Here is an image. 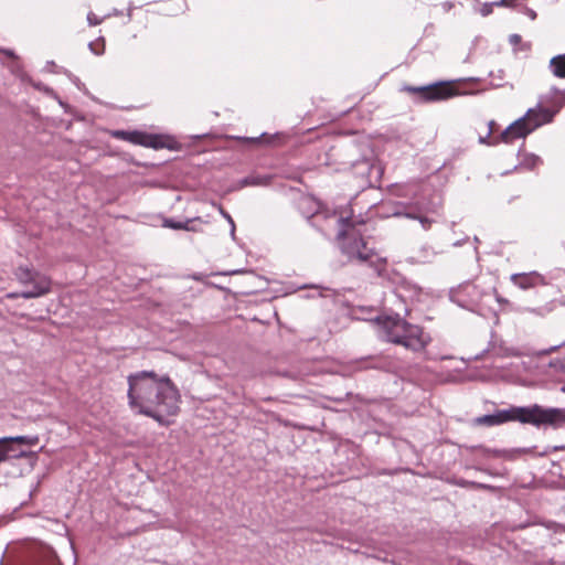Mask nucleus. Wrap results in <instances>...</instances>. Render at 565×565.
Listing matches in <instances>:
<instances>
[{
    "mask_svg": "<svg viewBox=\"0 0 565 565\" xmlns=\"http://www.w3.org/2000/svg\"><path fill=\"white\" fill-rule=\"evenodd\" d=\"M102 19L97 18L94 13L89 12L87 14V22L89 25H97L99 23H102Z\"/></svg>",
    "mask_w": 565,
    "mask_h": 565,
    "instance_id": "26",
    "label": "nucleus"
},
{
    "mask_svg": "<svg viewBox=\"0 0 565 565\" xmlns=\"http://www.w3.org/2000/svg\"><path fill=\"white\" fill-rule=\"evenodd\" d=\"M564 105V94L554 87L548 95L541 97L536 107L527 109L524 117H526V121L534 131L539 127L551 122Z\"/></svg>",
    "mask_w": 565,
    "mask_h": 565,
    "instance_id": "5",
    "label": "nucleus"
},
{
    "mask_svg": "<svg viewBox=\"0 0 565 565\" xmlns=\"http://www.w3.org/2000/svg\"><path fill=\"white\" fill-rule=\"evenodd\" d=\"M32 287L29 290H34V284H30Z\"/></svg>",
    "mask_w": 565,
    "mask_h": 565,
    "instance_id": "40",
    "label": "nucleus"
},
{
    "mask_svg": "<svg viewBox=\"0 0 565 565\" xmlns=\"http://www.w3.org/2000/svg\"><path fill=\"white\" fill-rule=\"evenodd\" d=\"M402 89L420 102L445 100L458 94L451 82H437L425 86L405 85Z\"/></svg>",
    "mask_w": 565,
    "mask_h": 565,
    "instance_id": "6",
    "label": "nucleus"
},
{
    "mask_svg": "<svg viewBox=\"0 0 565 565\" xmlns=\"http://www.w3.org/2000/svg\"><path fill=\"white\" fill-rule=\"evenodd\" d=\"M15 277L20 284L28 286L34 284V290L21 291V298L31 299L46 295L51 290V279L28 267H19L15 270Z\"/></svg>",
    "mask_w": 565,
    "mask_h": 565,
    "instance_id": "7",
    "label": "nucleus"
},
{
    "mask_svg": "<svg viewBox=\"0 0 565 565\" xmlns=\"http://www.w3.org/2000/svg\"><path fill=\"white\" fill-rule=\"evenodd\" d=\"M533 132L526 117L522 116L510 124L499 136L502 142L510 143L515 139L525 138L529 134Z\"/></svg>",
    "mask_w": 565,
    "mask_h": 565,
    "instance_id": "10",
    "label": "nucleus"
},
{
    "mask_svg": "<svg viewBox=\"0 0 565 565\" xmlns=\"http://www.w3.org/2000/svg\"><path fill=\"white\" fill-rule=\"evenodd\" d=\"M494 296H495V300L500 303V305H509V300L503 298L495 289H494Z\"/></svg>",
    "mask_w": 565,
    "mask_h": 565,
    "instance_id": "30",
    "label": "nucleus"
},
{
    "mask_svg": "<svg viewBox=\"0 0 565 565\" xmlns=\"http://www.w3.org/2000/svg\"><path fill=\"white\" fill-rule=\"evenodd\" d=\"M516 0H499L495 6L513 7Z\"/></svg>",
    "mask_w": 565,
    "mask_h": 565,
    "instance_id": "31",
    "label": "nucleus"
},
{
    "mask_svg": "<svg viewBox=\"0 0 565 565\" xmlns=\"http://www.w3.org/2000/svg\"><path fill=\"white\" fill-rule=\"evenodd\" d=\"M456 484L462 488H472V489H492L491 486L486 483H480L476 481H469V480H458L456 481Z\"/></svg>",
    "mask_w": 565,
    "mask_h": 565,
    "instance_id": "21",
    "label": "nucleus"
},
{
    "mask_svg": "<svg viewBox=\"0 0 565 565\" xmlns=\"http://www.w3.org/2000/svg\"><path fill=\"white\" fill-rule=\"evenodd\" d=\"M477 287L475 285L468 284L462 288V291L470 292L476 291Z\"/></svg>",
    "mask_w": 565,
    "mask_h": 565,
    "instance_id": "34",
    "label": "nucleus"
},
{
    "mask_svg": "<svg viewBox=\"0 0 565 565\" xmlns=\"http://www.w3.org/2000/svg\"><path fill=\"white\" fill-rule=\"evenodd\" d=\"M89 49H90V51H92L94 54H96V55H102V54L104 53V51H105V45H104V42H103V43L100 44V50H96V49L94 47V44H93V43H89Z\"/></svg>",
    "mask_w": 565,
    "mask_h": 565,
    "instance_id": "29",
    "label": "nucleus"
},
{
    "mask_svg": "<svg viewBox=\"0 0 565 565\" xmlns=\"http://www.w3.org/2000/svg\"><path fill=\"white\" fill-rule=\"evenodd\" d=\"M111 135H113V137H115L117 139L126 140L134 145H140L143 147L159 149L164 146L160 136L148 135L146 132H141L138 130H132V131L115 130V131H113Z\"/></svg>",
    "mask_w": 565,
    "mask_h": 565,
    "instance_id": "8",
    "label": "nucleus"
},
{
    "mask_svg": "<svg viewBox=\"0 0 565 565\" xmlns=\"http://www.w3.org/2000/svg\"><path fill=\"white\" fill-rule=\"evenodd\" d=\"M501 423L519 422L536 428L551 427L558 429L565 427V408L543 407L539 404L529 406H511L498 411Z\"/></svg>",
    "mask_w": 565,
    "mask_h": 565,
    "instance_id": "3",
    "label": "nucleus"
},
{
    "mask_svg": "<svg viewBox=\"0 0 565 565\" xmlns=\"http://www.w3.org/2000/svg\"><path fill=\"white\" fill-rule=\"evenodd\" d=\"M8 298L15 299L21 297V292H10L7 295Z\"/></svg>",
    "mask_w": 565,
    "mask_h": 565,
    "instance_id": "36",
    "label": "nucleus"
},
{
    "mask_svg": "<svg viewBox=\"0 0 565 565\" xmlns=\"http://www.w3.org/2000/svg\"><path fill=\"white\" fill-rule=\"evenodd\" d=\"M26 456H33L35 457V452H31V451H19V452H12V456L11 458H21V457H26Z\"/></svg>",
    "mask_w": 565,
    "mask_h": 565,
    "instance_id": "27",
    "label": "nucleus"
},
{
    "mask_svg": "<svg viewBox=\"0 0 565 565\" xmlns=\"http://www.w3.org/2000/svg\"><path fill=\"white\" fill-rule=\"evenodd\" d=\"M370 267L383 284L395 286L403 281V276L397 270L388 266L386 258L377 256Z\"/></svg>",
    "mask_w": 565,
    "mask_h": 565,
    "instance_id": "9",
    "label": "nucleus"
},
{
    "mask_svg": "<svg viewBox=\"0 0 565 565\" xmlns=\"http://www.w3.org/2000/svg\"><path fill=\"white\" fill-rule=\"evenodd\" d=\"M13 447L8 441L7 437L0 438V462L11 458Z\"/></svg>",
    "mask_w": 565,
    "mask_h": 565,
    "instance_id": "18",
    "label": "nucleus"
},
{
    "mask_svg": "<svg viewBox=\"0 0 565 565\" xmlns=\"http://www.w3.org/2000/svg\"><path fill=\"white\" fill-rule=\"evenodd\" d=\"M7 439L10 443V445L12 443H18V444H22V445L34 446L39 443L38 436H15V437H7Z\"/></svg>",
    "mask_w": 565,
    "mask_h": 565,
    "instance_id": "19",
    "label": "nucleus"
},
{
    "mask_svg": "<svg viewBox=\"0 0 565 565\" xmlns=\"http://www.w3.org/2000/svg\"><path fill=\"white\" fill-rule=\"evenodd\" d=\"M495 122L493 120H490L488 126H489V129H491L493 131V127H494Z\"/></svg>",
    "mask_w": 565,
    "mask_h": 565,
    "instance_id": "38",
    "label": "nucleus"
},
{
    "mask_svg": "<svg viewBox=\"0 0 565 565\" xmlns=\"http://www.w3.org/2000/svg\"><path fill=\"white\" fill-rule=\"evenodd\" d=\"M374 321L385 342L402 345L409 351H424L431 341L423 327L408 322L398 313L377 316Z\"/></svg>",
    "mask_w": 565,
    "mask_h": 565,
    "instance_id": "2",
    "label": "nucleus"
},
{
    "mask_svg": "<svg viewBox=\"0 0 565 565\" xmlns=\"http://www.w3.org/2000/svg\"><path fill=\"white\" fill-rule=\"evenodd\" d=\"M274 139H275V136L268 135V134H262L258 137H249L248 138L249 148L256 147L262 143L269 145Z\"/></svg>",
    "mask_w": 565,
    "mask_h": 565,
    "instance_id": "20",
    "label": "nucleus"
},
{
    "mask_svg": "<svg viewBox=\"0 0 565 565\" xmlns=\"http://www.w3.org/2000/svg\"><path fill=\"white\" fill-rule=\"evenodd\" d=\"M491 135L492 130L488 129L487 135L479 138V142L483 145H497L499 141H501L499 138L491 141Z\"/></svg>",
    "mask_w": 565,
    "mask_h": 565,
    "instance_id": "24",
    "label": "nucleus"
},
{
    "mask_svg": "<svg viewBox=\"0 0 565 565\" xmlns=\"http://www.w3.org/2000/svg\"><path fill=\"white\" fill-rule=\"evenodd\" d=\"M268 284L266 278L249 269V295L265 291Z\"/></svg>",
    "mask_w": 565,
    "mask_h": 565,
    "instance_id": "13",
    "label": "nucleus"
},
{
    "mask_svg": "<svg viewBox=\"0 0 565 565\" xmlns=\"http://www.w3.org/2000/svg\"><path fill=\"white\" fill-rule=\"evenodd\" d=\"M365 361H370V363L366 364L364 369H381L383 366L381 358H369Z\"/></svg>",
    "mask_w": 565,
    "mask_h": 565,
    "instance_id": "23",
    "label": "nucleus"
},
{
    "mask_svg": "<svg viewBox=\"0 0 565 565\" xmlns=\"http://www.w3.org/2000/svg\"><path fill=\"white\" fill-rule=\"evenodd\" d=\"M564 449H565V446H555L553 448L554 451L564 450Z\"/></svg>",
    "mask_w": 565,
    "mask_h": 565,
    "instance_id": "37",
    "label": "nucleus"
},
{
    "mask_svg": "<svg viewBox=\"0 0 565 565\" xmlns=\"http://www.w3.org/2000/svg\"><path fill=\"white\" fill-rule=\"evenodd\" d=\"M9 56H13V53L11 51L6 52Z\"/></svg>",
    "mask_w": 565,
    "mask_h": 565,
    "instance_id": "39",
    "label": "nucleus"
},
{
    "mask_svg": "<svg viewBox=\"0 0 565 565\" xmlns=\"http://www.w3.org/2000/svg\"><path fill=\"white\" fill-rule=\"evenodd\" d=\"M297 209L300 214L310 220L318 218L319 216L328 217L329 214L327 212L320 211V203L311 195H300L297 200Z\"/></svg>",
    "mask_w": 565,
    "mask_h": 565,
    "instance_id": "11",
    "label": "nucleus"
},
{
    "mask_svg": "<svg viewBox=\"0 0 565 565\" xmlns=\"http://www.w3.org/2000/svg\"><path fill=\"white\" fill-rule=\"evenodd\" d=\"M360 166L363 168V170L370 172L372 169V166L369 160H363Z\"/></svg>",
    "mask_w": 565,
    "mask_h": 565,
    "instance_id": "33",
    "label": "nucleus"
},
{
    "mask_svg": "<svg viewBox=\"0 0 565 565\" xmlns=\"http://www.w3.org/2000/svg\"><path fill=\"white\" fill-rule=\"evenodd\" d=\"M550 68L554 76L565 78V54H559L551 58Z\"/></svg>",
    "mask_w": 565,
    "mask_h": 565,
    "instance_id": "14",
    "label": "nucleus"
},
{
    "mask_svg": "<svg viewBox=\"0 0 565 565\" xmlns=\"http://www.w3.org/2000/svg\"><path fill=\"white\" fill-rule=\"evenodd\" d=\"M163 225L166 227L173 228V230H189L188 222L186 223L175 222L170 218L164 220Z\"/></svg>",
    "mask_w": 565,
    "mask_h": 565,
    "instance_id": "22",
    "label": "nucleus"
},
{
    "mask_svg": "<svg viewBox=\"0 0 565 565\" xmlns=\"http://www.w3.org/2000/svg\"><path fill=\"white\" fill-rule=\"evenodd\" d=\"M407 218L419 221L422 227L426 231L429 230L433 224V220L425 216L422 209H419L418 205H416L412 214H407Z\"/></svg>",
    "mask_w": 565,
    "mask_h": 565,
    "instance_id": "17",
    "label": "nucleus"
},
{
    "mask_svg": "<svg viewBox=\"0 0 565 565\" xmlns=\"http://www.w3.org/2000/svg\"><path fill=\"white\" fill-rule=\"evenodd\" d=\"M339 232L337 239L339 248L348 258L350 263L367 264L369 267L372 262L379 256L377 253L367 246L362 234L355 228L351 217H337Z\"/></svg>",
    "mask_w": 565,
    "mask_h": 565,
    "instance_id": "4",
    "label": "nucleus"
},
{
    "mask_svg": "<svg viewBox=\"0 0 565 565\" xmlns=\"http://www.w3.org/2000/svg\"><path fill=\"white\" fill-rule=\"evenodd\" d=\"M510 279L516 287L523 290L547 285L545 277L535 270L530 273L512 274Z\"/></svg>",
    "mask_w": 565,
    "mask_h": 565,
    "instance_id": "12",
    "label": "nucleus"
},
{
    "mask_svg": "<svg viewBox=\"0 0 565 565\" xmlns=\"http://www.w3.org/2000/svg\"><path fill=\"white\" fill-rule=\"evenodd\" d=\"M473 423H475V425H478V426L483 425V426H489V427L502 425L498 411L493 414H487L483 416L476 417L473 419Z\"/></svg>",
    "mask_w": 565,
    "mask_h": 565,
    "instance_id": "15",
    "label": "nucleus"
},
{
    "mask_svg": "<svg viewBox=\"0 0 565 565\" xmlns=\"http://www.w3.org/2000/svg\"><path fill=\"white\" fill-rule=\"evenodd\" d=\"M128 404L139 414L160 424L177 415L180 394L169 376H158L152 371H140L128 376Z\"/></svg>",
    "mask_w": 565,
    "mask_h": 565,
    "instance_id": "1",
    "label": "nucleus"
},
{
    "mask_svg": "<svg viewBox=\"0 0 565 565\" xmlns=\"http://www.w3.org/2000/svg\"><path fill=\"white\" fill-rule=\"evenodd\" d=\"M417 204H405L401 202H395L391 209V215L393 216H405L407 214H412Z\"/></svg>",
    "mask_w": 565,
    "mask_h": 565,
    "instance_id": "16",
    "label": "nucleus"
},
{
    "mask_svg": "<svg viewBox=\"0 0 565 565\" xmlns=\"http://www.w3.org/2000/svg\"><path fill=\"white\" fill-rule=\"evenodd\" d=\"M521 41H522V38L519 34H511L509 36V42L512 45H518L519 43H521Z\"/></svg>",
    "mask_w": 565,
    "mask_h": 565,
    "instance_id": "28",
    "label": "nucleus"
},
{
    "mask_svg": "<svg viewBox=\"0 0 565 565\" xmlns=\"http://www.w3.org/2000/svg\"><path fill=\"white\" fill-rule=\"evenodd\" d=\"M493 6H495V2L483 3L482 7L480 8V14L482 17H488L489 14L492 13Z\"/></svg>",
    "mask_w": 565,
    "mask_h": 565,
    "instance_id": "25",
    "label": "nucleus"
},
{
    "mask_svg": "<svg viewBox=\"0 0 565 565\" xmlns=\"http://www.w3.org/2000/svg\"><path fill=\"white\" fill-rule=\"evenodd\" d=\"M524 12L531 20H535L537 17L536 12L531 8H525Z\"/></svg>",
    "mask_w": 565,
    "mask_h": 565,
    "instance_id": "32",
    "label": "nucleus"
},
{
    "mask_svg": "<svg viewBox=\"0 0 565 565\" xmlns=\"http://www.w3.org/2000/svg\"><path fill=\"white\" fill-rule=\"evenodd\" d=\"M248 184H249V185L262 184V181H260V179H258V178H252V177H249Z\"/></svg>",
    "mask_w": 565,
    "mask_h": 565,
    "instance_id": "35",
    "label": "nucleus"
}]
</instances>
